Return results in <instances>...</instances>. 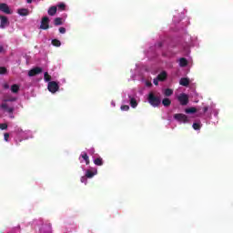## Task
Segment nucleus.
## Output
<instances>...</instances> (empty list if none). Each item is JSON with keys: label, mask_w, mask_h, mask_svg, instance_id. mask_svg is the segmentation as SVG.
Returning <instances> with one entry per match:
<instances>
[{"label": "nucleus", "mask_w": 233, "mask_h": 233, "mask_svg": "<svg viewBox=\"0 0 233 233\" xmlns=\"http://www.w3.org/2000/svg\"><path fill=\"white\" fill-rule=\"evenodd\" d=\"M1 110L11 119H14V110H15V97L5 98L1 105Z\"/></svg>", "instance_id": "f257e3e1"}, {"label": "nucleus", "mask_w": 233, "mask_h": 233, "mask_svg": "<svg viewBox=\"0 0 233 233\" xmlns=\"http://www.w3.org/2000/svg\"><path fill=\"white\" fill-rule=\"evenodd\" d=\"M122 103L123 105H130L132 108H137V96L136 91L128 90L123 93L122 95Z\"/></svg>", "instance_id": "f03ea898"}, {"label": "nucleus", "mask_w": 233, "mask_h": 233, "mask_svg": "<svg viewBox=\"0 0 233 233\" xmlns=\"http://www.w3.org/2000/svg\"><path fill=\"white\" fill-rule=\"evenodd\" d=\"M15 141H25L26 139H32L34 137V134L30 130H23L21 127H15Z\"/></svg>", "instance_id": "7ed1b4c3"}, {"label": "nucleus", "mask_w": 233, "mask_h": 233, "mask_svg": "<svg viewBox=\"0 0 233 233\" xmlns=\"http://www.w3.org/2000/svg\"><path fill=\"white\" fill-rule=\"evenodd\" d=\"M147 101L151 106H159V105H161V94L157 92H150L147 96Z\"/></svg>", "instance_id": "20e7f679"}, {"label": "nucleus", "mask_w": 233, "mask_h": 233, "mask_svg": "<svg viewBox=\"0 0 233 233\" xmlns=\"http://www.w3.org/2000/svg\"><path fill=\"white\" fill-rule=\"evenodd\" d=\"M174 119H176V121L178 123H183L184 125L190 122V116L185 114H175Z\"/></svg>", "instance_id": "39448f33"}, {"label": "nucleus", "mask_w": 233, "mask_h": 233, "mask_svg": "<svg viewBox=\"0 0 233 233\" xmlns=\"http://www.w3.org/2000/svg\"><path fill=\"white\" fill-rule=\"evenodd\" d=\"M47 88H48L49 92H51V94H56V92H57V90H59V83H57L56 81L48 82Z\"/></svg>", "instance_id": "423d86ee"}, {"label": "nucleus", "mask_w": 233, "mask_h": 233, "mask_svg": "<svg viewBox=\"0 0 233 233\" xmlns=\"http://www.w3.org/2000/svg\"><path fill=\"white\" fill-rule=\"evenodd\" d=\"M0 11L4 14H7L8 15L14 14V11H12L10 6H8L5 3H0Z\"/></svg>", "instance_id": "0eeeda50"}, {"label": "nucleus", "mask_w": 233, "mask_h": 233, "mask_svg": "<svg viewBox=\"0 0 233 233\" xmlns=\"http://www.w3.org/2000/svg\"><path fill=\"white\" fill-rule=\"evenodd\" d=\"M49 23L50 19L48 18V16H44L41 21L40 28L42 30H48V28L50 27Z\"/></svg>", "instance_id": "6e6552de"}, {"label": "nucleus", "mask_w": 233, "mask_h": 233, "mask_svg": "<svg viewBox=\"0 0 233 233\" xmlns=\"http://www.w3.org/2000/svg\"><path fill=\"white\" fill-rule=\"evenodd\" d=\"M177 99L183 106H185V105H188V95L182 93L177 96Z\"/></svg>", "instance_id": "1a4fd4ad"}, {"label": "nucleus", "mask_w": 233, "mask_h": 233, "mask_svg": "<svg viewBox=\"0 0 233 233\" xmlns=\"http://www.w3.org/2000/svg\"><path fill=\"white\" fill-rule=\"evenodd\" d=\"M79 161L80 163H86V165H90V158L88 157V155L86 154V152L83 151L80 154Z\"/></svg>", "instance_id": "9d476101"}, {"label": "nucleus", "mask_w": 233, "mask_h": 233, "mask_svg": "<svg viewBox=\"0 0 233 233\" xmlns=\"http://www.w3.org/2000/svg\"><path fill=\"white\" fill-rule=\"evenodd\" d=\"M8 25H10L8 18L0 15V28H6Z\"/></svg>", "instance_id": "9b49d317"}, {"label": "nucleus", "mask_w": 233, "mask_h": 233, "mask_svg": "<svg viewBox=\"0 0 233 233\" xmlns=\"http://www.w3.org/2000/svg\"><path fill=\"white\" fill-rule=\"evenodd\" d=\"M43 69L41 67H35L28 72L29 77H34V76H37V74H41Z\"/></svg>", "instance_id": "f8f14e48"}, {"label": "nucleus", "mask_w": 233, "mask_h": 233, "mask_svg": "<svg viewBox=\"0 0 233 233\" xmlns=\"http://www.w3.org/2000/svg\"><path fill=\"white\" fill-rule=\"evenodd\" d=\"M17 14H19L22 17H25L26 15H30V10L26 8H20L17 10Z\"/></svg>", "instance_id": "ddd939ff"}, {"label": "nucleus", "mask_w": 233, "mask_h": 233, "mask_svg": "<svg viewBox=\"0 0 233 233\" xmlns=\"http://www.w3.org/2000/svg\"><path fill=\"white\" fill-rule=\"evenodd\" d=\"M93 163H95L97 167L103 166V158L101 157H96V156H93Z\"/></svg>", "instance_id": "4468645a"}, {"label": "nucleus", "mask_w": 233, "mask_h": 233, "mask_svg": "<svg viewBox=\"0 0 233 233\" xmlns=\"http://www.w3.org/2000/svg\"><path fill=\"white\" fill-rule=\"evenodd\" d=\"M209 110L211 114L215 116V117H218V116L219 115V109L216 108V105H211Z\"/></svg>", "instance_id": "2eb2a0df"}, {"label": "nucleus", "mask_w": 233, "mask_h": 233, "mask_svg": "<svg viewBox=\"0 0 233 233\" xmlns=\"http://www.w3.org/2000/svg\"><path fill=\"white\" fill-rule=\"evenodd\" d=\"M48 15L54 16L57 14V6H51L47 11Z\"/></svg>", "instance_id": "dca6fc26"}, {"label": "nucleus", "mask_w": 233, "mask_h": 233, "mask_svg": "<svg viewBox=\"0 0 233 233\" xmlns=\"http://www.w3.org/2000/svg\"><path fill=\"white\" fill-rule=\"evenodd\" d=\"M179 85H181L182 86H188V85H190V79L181 78L179 81Z\"/></svg>", "instance_id": "f3484780"}, {"label": "nucleus", "mask_w": 233, "mask_h": 233, "mask_svg": "<svg viewBox=\"0 0 233 233\" xmlns=\"http://www.w3.org/2000/svg\"><path fill=\"white\" fill-rule=\"evenodd\" d=\"M157 77L159 81H165V79L167 77V71H162Z\"/></svg>", "instance_id": "a211bd4d"}, {"label": "nucleus", "mask_w": 233, "mask_h": 233, "mask_svg": "<svg viewBox=\"0 0 233 233\" xmlns=\"http://www.w3.org/2000/svg\"><path fill=\"white\" fill-rule=\"evenodd\" d=\"M201 127H203V124H201V121H197L195 123H193L192 127L194 128V130H201Z\"/></svg>", "instance_id": "6ab92c4d"}, {"label": "nucleus", "mask_w": 233, "mask_h": 233, "mask_svg": "<svg viewBox=\"0 0 233 233\" xmlns=\"http://www.w3.org/2000/svg\"><path fill=\"white\" fill-rule=\"evenodd\" d=\"M178 65L179 66L183 67V66H187V65H188V60H187V58H179L178 59Z\"/></svg>", "instance_id": "aec40b11"}, {"label": "nucleus", "mask_w": 233, "mask_h": 233, "mask_svg": "<svg viewBox=\"0 0 233 233\" xmlns=\"http://www.w3.org/2000/svg\"><path fill=\"white\" fill-rule=\"evenodd\" d=\"M86 176H97V169L96 167H91L88 171Z\"/></svg>", "instance_id": "412c9836"}, {"label": "nucleus", "mask_w": 233, "mask_h": 233, "mask_svg": "<svg viewBox=\"0 0 233 233\" xmlns=\"http://www.w3.org/2000/svg\"><path fill=\"white\" fill-rule=\"evenodd\" d=\"M185 112L186 114H196L198 110L196 109V107H189V108H186Z\"/></svg>", "instance_id": "4be33fe9"}, {"label": "nucleus", "mask_w": 233, "mask_h": 233, "mask_svg": "<svg viewBox=\"0 0 233 233\" xmlns=\"http://www.w3.org/2000/svg\"><path fill=\"white\" fill-rule=\"evenodd\" d=\"M56 8H58V10H61V12H63L64 10H66V5L65 3H59L57 4Z\"/></svg>", "instance_id": "5701e85b"}, {"label": "nucleus", "mask_w": 233, "mask_h": 233, "mask_svg": "<svg viewBox=\"0 0 233 233\" xmlns=\"http://www.w3.org/2000/svg\"><path fill=\"white\" fill-rule=\"evenodd\" d=\"M172 94H174V90L170 88H167L164 90V95L167 96V97H169V96H172Z\"/></svg>", "instance_id": "b1692460"}, {"label": "nucleus", "mask_w": 233, "mask_h": 233, "mask_svg": "<svg viewBox=\"0 0 233 233\" xmlns=\"http://www.w3.org/2000/svg\"><path fill=\"white\" fill-rule=\"evenodd\" d=\"M170 103H172L168 98H164L163 100H162V105L164 106H170Z\"/></svg>", "instance_id": "393cba45"}, {"label": "nucleus", "mask_w": 233, "mask_h": 233, "mask_svg": "<svg viewBox=\"0 0 233 233\" xmlns=\"http://www.w3.org/2000/svg\"><path fill=\"white\" fill-rule=\"evenodd\" d=\"M44 79L46 83H50L51 82L50 80L52 79V76H50V75H48V73L46 72L45 75H44Z\"/></svg>", "instance_id": "a878e982"}, {"label": "nucleus", "mask_w": 233, "mask_h": 233, "mask_svg": "<svg viewBox=\"0 0 233 233\" xmlns=\"http://www.w3.org/2000/svg\"><path fill=\"white\" fill-rule=\"evenodd\" d=\"M55 25H56V26H59V25H63V19L60 18V17L56 18V19H55Z\"/></svg>", "instance_id": "bb28decb"}, {"label": "nucleus", "mask_w": 233, "mask_h": 233, "mask_svg": "<svg viewBox=\"0 0 233 233\" xmlns=\"http://www.w3.org/2000/svg\"><path fill=\"white\" fill-rule=\"evenodd\" d=\"M19 91V86H17V85H13L12 86H11V92H13L14 94H16V92H18Z\"/></svg>", "instance_id": "cd10ccee"}, {"label": "nucleus", "mask_w": 233, "mask_h": 233, "mask_svg": "<svg viewBox=\"0 0 233 233\" xmlns=\"http://www.w3.org/2000/svg\"><path fill=\"white\" fill-rule=\"evenodd\" d=\"M120 110H122V112H128V110H130V106L128 105H123L121 106Z\"/></svg>", "instance_id": "c85d7f7f"}, {"label": "nucleus", "mask_w": 233, "mask_h": 233, "mask_svg": "<svg viewBox=\"0 0 233 233\" xmlns=\"http://www.w3.org/2000/svg\"><path fill=\"white\" fill-rule=\"evenodd\" d=\"M52 45H53V46H61V41H59L57 39H53Z\"/></svg>", "instance_id": "c756f323"}, {"label": "nucleus", "mask_w": 233, "mask_h": 233, "mask_svg": "<svg viewBox=\"0 0 233 233\" xmlns=\"http://www.w3.org/2000/svg\"><path fill=\"white\" fill-rule=\"evenodd\" d=\"M8 128L7 124H0V130H6Z\"/></svg>", "instance_id": "7c9ffc66"}, {"label": "nucleus", "mask_w": 233, "mask_h": 233, "mask_svg": "<svg viewBox=\"0 0 233 233\" xmlns=\"http://www.w3.org/2000/svg\"><path fill=\"white\" fill-rule=\"evenodd\" d=\"M142 81H144L146 86H148V87L152 86V82L147 81V80H145V79H143Z\"/></svg>", "instance_id": "2f4dec72"}, {"label": "nucleus", "mask_w": 233, "mask_h": 233, "mask_svg": "<svg viewBox=\"0 0 233 233\" xmlns=\"http://www.w3.org/2000/svg\"><path fill=\"white\" fill-rule=\"evenodd\" d=\"M9 137H10V134L5 133V135H4V139H5V141L8 142V138H9Z\"/></svg>", "instance_id": "473e14b6"}, {"label": "nucleus", "mask_w": 233, "mask_h": 233, "mask_svg": "<svg viewBox=\"0 0 233 233\" xmlns=\"http://www.w3.org/2000/svg\"><path fill=\"white\" fill-rule=\"evenodd\" d=\"M59 32H60V34H66V29L65 27H59Z\"/></svg>", "instance_id": "72a5a7b5"}, {"label": "nucleus", "mask_w": 233, "mask_h": 233, "mask_svg": "<svg viewBox=\"0 0 233 233\" xmlns=\"http://www.w3.org/2000/svg\"><path fill=\"white\" fill-rule=\"evenodd\" d=\"M153 83L156 86L159 85V78H157V76L156 78H154Z\"/></svg>", "instance_id": "f704fd0d"}, {"label": "nucleus", "mask_w": 233, "mask_h": 233, "mask_svg": "<svg viewBox=\"0 0 233 233\" xmlns=\"http://www.w3.org/2000/svg\"><path fill=\"white\" fill-rule=\"evenodd\" d=\"M0 74H6V68L5 67H0Z\"/></svg>", "instance_id": "c9c22d12"}, {"label": "nucleus", "mask_w": 233, "mask_h": 233, "mask_svg": "<svg viewBox=\"0 0 233 233\" xmlns=\"http://www.w3.org/2000/svg\"><path fill=\"white\" fill-rule=\"evenodd\" d=\"M5 46H0V53L1 54H4V52H5Z\"/></svg>", "instance_id": "e433bc0d"}, {"label": "nucleus", "mask_w": 233, "mask_h": 233, "mask_svg": "<svg viewBox=\"0 0 233 233\" xmlns=\"http://www.w3.org/2000/svg\"><path fill=\"white\" fill-rule=\"evenodd\" d=\"M86 177H89V178H90V177H92V176L82 177H81V182L84 183L85 180L86 179Z\"/></svg>", "instance_id": "4c0bfd02"}, {"label": "nucleus", "mask_w": 233, "mask_h": 233, "mask_svg": "<svg viewBox=\"0 0 233 233\" xmlns=\"http://www.w3.org/2000/svg\"><path fill=\"white\" fill-rule=\"evenodd\" d=\"M95 152H96V149L94 148L89 149V154H91V156H94Z\"/></svg>", "instance_id": "58836bf2"}, {"label": "nucleus", "mask_w": 233, "mask_h": 233, "mask_svg": "<svg viewBox=\"0 0 233 233\" xmlns=\"http://www.w3.org/2000/svg\"><path fill=\"white\" fill-rule=\"evenodd\" d=\"M203 112L204 114H207V112H208V106L204 107Z\"/></svg>", "instance_id": "ea45409f"}, {"label": "nucleus", "mask_w": 233, "mask_h": 233, "mask_svg": "<svg viewBox=\"0 0 233 233\" xmlns=\"http://www.w3.org/2000/svg\"><path fill=\"white\" fill-rule=\"evenodd\" d=\"M111 106H113V107L116 106V101H114V100L111 101Z\"/></svg>", "instance_id": "a19ab883"}, {"label": "nucleus", "mask_w": 233, "mask_h": 233, "mask_svg": "<svg viewBox=\"0 0 233 233\" xmlns=\"http://www.w3.org/2000/svg\"><path fill=\"white\" fill-rule=\"evenodd\" d=\"M5 88H9L8 85L5 84Z\"/></svg>", "instance_id": "79ce46f5"}, {"label": "nucleus", "mask_w": 233, "mask_h": 233, "mask_svg": "<svg viewBox=\"0 0 233 233\" xmlns=\"http://www.w3.org/2000/svg\"><path fill=\"white\" fill-rule=\"evenodd\" d=\"M27 3H28V4L32 3V0H27Z\"/></svg>", "instance_id": "37998d69"}, {"label": "nucleus", "mask_w": 233, "mask_h": 233, "mask_svg": "<svg viewBox=\"0 0 233 233\" xmlns=\"http://www.w3.org/2000/svg\"><path fill=\"white\" fill-rule=\"evenodd\" d=\"M62 82H63V83H66V79H63Z\"/></svg>", "instance_id": "c03bdc74"}, {"label": "nucleus", "mask_w": 233, "mask_h": 233, "mask_svg": "<svg viewBox=\"0 0 233 233\" xmlns=\"http://www.w3.org/2000/svg\"><path fill=\"white\" fill-rule=\"evenodd\" d=\"M136 66H137V68H138V66H137V65Z\"/></svg>", "instance_id": "a18cd8bd"}, {"label": "nucleus", "mask_w": 233, "mask_h": 233, "mask_svg": "<svg viewBox=\"0 0 233 233\" xmlns=\"http://www.w3.org/2000/svg\"><path fill=\"white\" fill-rule=\"evenodd\" d=\"M194 39H198L197 37H195Z\"/></svg>", "instance_id": "49530a36"}, {"label": "nucleus", "mask_w": 233, "mask_h": 233, "mask_svg": "<svg viewBox=\"0 0 233 233\" xmlns=\"http://www.w3.org/2000/svg\"><path fill=\"white\" fill-rule=\"evenodd\" d=\"M132 77H134V75H132Z\"/></svg>", "instance_id": "de8ad7c7"}]
</instances>
